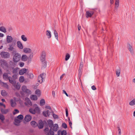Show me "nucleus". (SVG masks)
<instances>
[{
  "mask_svg": "<svg viewBox=\"0 0 135 135\" xmlns=\"http://www.w3.org/2000/svg\"><path fill=\"white\" fill-rule=\"evenodd\" d=\"M21 39L24 41H26L27 40V38L24 35H22L21 36Z\"/></svg>",
  "mask_w": 135,
  "mask_h": 135,
  "instance_id": "obj_35",
  "label": "nucleus"
},
{
  "mask_svg": "<svg viewBox=\"0 0 135 135\" xmlns=\"http://www.w3.org/2000/svg\"><path fill=\"white\" fill-rule=\"evenodd\" d=\"M129 104L131 106H133L135 105V99L131 101L129 103Z\"/></svg>",
  "mask_w": 135,
  "mask_h": 135,
  "instance_id": "obj_30",
  "label": "nucleus"
},
{
  "mask_svg": "<svg viewBox=\"0 0 135 135\" xmlns=\"http://www.w3.org/2000/svg\"><path fill=\"white\" fill-rule=\"evenodd\" d=\"M45 108H47V109H50V110L51 109V108L49 106H46Z\"/></svg>",
  "mask_w": 135,
  "mask_h": 135,
  "instance_id": "obj_59",
  "label": "nucleus"
},
{
  "mask_svg": "<svg viewBox=\"0 0 135 135\" xmlns=\"http://www.w3.org/2000/svg\"><path fill=\"white\" fill-rule=\"evenodd\" d=\"M24 65V63L23 62H21L20 63V67H22Z\"/></svg>",
  "mask_w": 135,
  "mask_h": 135,
  "instance_id": "obj_58",
  "label": "nucleus"
},
{
  "mask_svg": "<svg viewBox=\"0 0 135 135\" xmlns=\"http://www.w3.org/2000/svg\"><path fill=\"white\" fill-rule=\"evenodd\" d=\"M47 123H48V125H49V127H50L51 129L52 128V126L53 124V122L52 120L49 119L47 121Z\"/></svg>",
  "mask_w": 135,
  "mask_h": 135,
  "instance_id": "obj_20",
  "label": "nucleus"
},
{
  "mask_svg": "<svg viewBox=\"0 0 135 135\" xmlns=\"http://www.w3.org/2000/svg\"><path fill=\"white\" fill-rule=\"evenodd\" d=\"M27 69L26 68H23L20 70L19 72V74L21 75L23 74L26 72Z\"/></svg>",
  "mask_w": 135,
  "mask_h": 135,
  "instance_id": "obj_21",
  "label": "nucleus"
},
{
  "mask_svg": "<svg viewBox=\"0 0 135 135\" xmlns=\"http://www.w3.org/2000/svg\"><path fill=\"white\" fill-rule=\"evenodd\" d=\"M68 119H69V125L70 126V127H71V128H72V127H71V125H72V122L70 120V118H69Z\"/></svg>",
  "mask_w": 135,
  "mask_h": 135,
  "instance_id": "obj_53",
  "label": "nucleus"
},
{
  "mask_svg": "<svg viewBox=\"0 0 135 135\" xmlns=\"http://www.w3.org/2000/svg\"><path fill=\"white\" fill-rule=\"evenodd\" d=\"M1 66L4 69H7L8 68V64L7 62L4 60H1L0 61Z\"/></svg>",
  "mask_w": 135,
  "mask_h": 135,
  "instance_id": "obj_4",
  "label": "nucleus"
},
{
  "mask_svg": "<svg viewBox=\"0 0 135 135\" xmlns=\"http://www.w3.org/2000/svg\"><path fill=\"white\" fill-rule=\"evenodd\" d=\"M42 62V66L43 68H45L47 66L46 61L45 60L44 61H41Z\"/></svg>",
  "mask_w": 135,
  "mask_h": 135,
  "instance_id": "obj_27",
  "label": "nucleus"
},
{
  "mask_svg": "<svg viewBox=\"0 0 135 135\" xmlns=\"http://www.w3.org/2000/svg\"><path fill=\"white\" fill-rule=\"evenodd\" d=\"M17 47L19 49H22L23 48V46L22 44L20 41H18L17 42Z\"/></svg>",
  "mask_w": 135,
  "mask_h": 135,
  "instance_id": "obj_13",
  "label": "nucleus"
},
{
  "mask_svg": "<svg viewBox=\"0 0 135 135\" xmlns=\"http://www.w3.org/2000/svg\"><path fill=\"white\" fill-rule=\"evenodd\" d=\"M65 74H62L60 76V80H61L62 79V78H63L64 76L65 75Z\"/></svg>",
  "mask_w": 135,
  "mask_h": 135,
  "instance_id": "obj_60",
  "label": "nucleus"
},
{
  "mask_svg": "<svg viewBox=\"0 0 135 135\" xmlns=\"http://www.w3.org/2000/svg\"><path fill=\"white\" fill-rule=\"evenodd\" d=\"M24 92H25L26 93H28V94H31V92L30 90L28 89H27L26 91H25Z\"/></svg>",
  "mask_w": 135,
  "mask_h": 135,
  "instance_id": "obj_54",
  "label": "nucleus"
},
{
  "mask_svg": "<svg viewBox=\"0 0 135 135\" xmlns=\"http://www.w3.org/2000/svg\"><path fill=\"white\" fill-rule=\"evenodd\" d=\"M31 100H36L37 99V96L36 95H31Z\"/></svg>",
  "mask_w": 135,
  "mask_h": 135,
  "instance_id": "obj_31",
  "label": "nucleus"
},
{
  "mask_svg": "<svg viewBox=\"0 0 135 135\" xmlns=\"http://www.w3.org/2000/svg\"><path fill=\"white\" fill-rule=\"evenodd\" d=\"M46 35L48 38H50L51 36V33L50 31L47 30L46 32Z\"/></svg>",
  "mask_w": 135,
  "mask_h": 135,
  "instance_id": "obj_25",
  "label": "nucleus"
},
{
  "mask_svg": "<svg viewBox=\"0 0 135 135\" xmlns=\"http://www.w3.org/2000/svg\"><path fill=\"white\" fill-rule=\"evenodd\" d=\"M25 100L26 102L24 103L26 105H30L31 106L32 105V103L30 100V99L27 97H26L25 99Z\"/></svg>",
  "mask_w": 135,
  "mask_h": 135,
  "instance_id": "obj_10",
  "label": "nucleus"
},
{
  "mask_svg": "<svg viewBox=\"0 0 135 135\" xmlns=\"http://www.w3.org/2000/svg\"><path fill=\"white\" fill-rule=\"evenodd\" d=\"M54 34L55 35V36L57 40H58V33L57 31L55 30H54Z\"/></svg>",
  "mask_w": 135,
  "mask_h": 135,
  "instance_id": "obj_34",
  "label": "nucleus"
},
{
  "mask_svg": "<svg viewBox=\"0 0 135 135\" xmlns=\"http://www.w3.org/2000/svg\"><path fill=\"white\" fill-rule=\"evenodd\" d=\"M94 12L92 11H87L86 13V16L87 17H91L93 15Z\"/></svg>",
  "mask_w": 135,
  "mask_h": 135,
  "instance_id": "obj_11",
  "label": "nucleus"
},
{
  "mask_svg": "<svg viewBox=\"0 0 135 135\" xmlns=\"http://www.w3.org/2000/svg\"><path fill=\"white\" fill-rule=\"evenodd\" d=\"M49 112V110H47V111H44L43 112V115L46 117H47V116H49L50 115V113H48Z\"/></svg>",
  "mask_w": 135,
  "mask_h": 135,
  "instance_id": "obj_24",
  "label": "nucleus"
},
{
  "mask_svg": "<svg viewBox=\"0 0 135 135\" xmlns=\"http://www.w3.org/2000/svg\"><path fill=\"white\" fill-rule=\"evenodd\" d=\"M116 75L118 77L119 76L120 73V69H118L116 71Z\"/></svg>",
  "mask_w": 135,
  "mask_h": 135,
  "instance_id": "obj_45",
  "label": "nucleus"
},
{
  "mask_svg": "<svg viewBox=\"0 0 135 135\" xmlns=\"http://www.w3.org/2000/svg\"><path fill=\"white\" fill-rule=\"evenodd\" d=\"M46 74L43 73L39 75L38 77V81L41 83L45 78Z\"/></svg>",
  "mask_w": 135,
  "mask_h": 135,
  "instance_id": "obj_3",
  "label": "nucleus"
},
{
  "mask_svg": "<svg viewBox=\"0 0 135 135\" xmlns=\"http://www.w3.org/2000/svg\"><path fill=\"white\" fill-rule=\"evenodd\" d=\"M15 112H13V115H15L16 113H17L19 112V111L17 109H15Z\"/></svg>",
  "mask_w": 135,
  "mask_h": 135,
  "instance_id": "obj_52",
  "label": "nucleus"
},
{
  "mask_svg": "<svg viewBox=\"0 0 135 135\" xmlns=\"http://www.w3.org/2000/svg\"><path fill=\"white\" fill-rule=\"evenodd\" d=\"M15 54L13 57V61L15 62H18L21 58V54L18 53H16V51H14Z\"/></svg>",
  "mask_w": 135,
  "mask_h": 135,
  "instance_id": "obj_1",
  "label": "nucleus"
},
{
  "mask_svg": "<svg viewBox=\"0 0 135 135\" xmlns=\"http://www.w3.org/2000/svg\"><path fill=\"white\" fill-rule=\"evenodd\" d=\"M31 124L33 127H35L38 126V124L35 121H32L31 122Z\"/></svg>",
  "mask_w": 135,
  "mask_h": 135,
  "instance_id": "obj_23",
  "label": "nucleus"
},
{
  "mask_svg": "<svg viewBox=\"0 0 135 135\" xmlns=\"http://www.w3.org/2000/svg\"><path fill=\"white\" fill-rule=\"evenodd\" d=\"M27 87L25 86H23L22 87V90L23 92H25L27 89Z\"/></svg>",
  "mask_w": 135,
  "mask_h": 135,
  "instance_id": "obj_44",
  "label": "nucleus"
},
{
  "mask_svg": "<svg viewBox=\"0 0 135 135\" xmlns=\"http://www.w3.org/2000/svg\"><path fill=\"white\" fill-rule=\"evenodd\" d=\"M58 125L57 124H55L52 126L53 128L52 129L54 131L56 132L57 131L58 128Z\"/></svg>",
  "mask_w": 135,
  "mask_h": 135,
  "instance_id": "obj_22",
  "label": "nucleus"
},
{
  "mask_svg": "<svg viewBox=\"0 0 135 135\" xmlns=\"http://www.w3.org/2000/svg\"><path fill=\"white\" fill-rule=\"evenodd\" d=\"M12 79L13 80H15V79H17V76L16 74H14L12 76Z\"/></svg>",
  "mask_w": 135,
  "mask_h": 135,
  "instance_id": "obj_46",
  "label": "nucleus"
},
{
  "mask_svg": "<svg viewBox=\"0 0 135 135\" xmlns=\"http://www.w3.org/2000/svg\"><path fill=\"white\" fill-rule=\"evenodd\" d=\"M62 127L64 128H67V125L65 123H63L62 124Z\"/></svg>",
  "mask_w": 135,
  "mask_h": 135,
  "instance_id": "obj_50",
  "label": "nucleus"
},
{
  "mask_svg": "<svg viewBox=\"0 0 135 135\" xmlns=\"http://www.w3.org/2000/svg\"><path fill=\"white\" fill-rule=\"evenodd\" d=\"M28 77L30 79L33 78V75L32 73H29L28 74Z\"/></svg>",
  "mask_w": 135,
  "mask_h": 135,
  "instance_id": "obj_42",
  "label": "nucleus"
},
{
  "mask_svg": "<svg viewBox=\"0 0 135 135\" xmlns=\"http://www.w3.org/2000/svg\"><path fill=\"white\" fill-rule=\"evenodd\" d=\"M10 103L11 106L13 107H15L16 105V103L13 99H11L10 100Z\"/></svg>",
  "mask_w": 135,
  "mask_h": 135,
  "instance_id": "obj_19",
  "label": "nucleus"
},
{
  "mask_svg": "<svg viewBox=\"0 0 135 135\" xmlns=\"http://www.w3.org/2000/svg\"><path fill=\"white\" fill-rule=\"evenodd\" d=\"M52 129H51V128H50V131L49 132L50 134V135H54V133L53 131H52Z\"/></svg>",
  "mask_w": 135,
  "mask_h": 135,
  "instance_id": "obj_51",
  "label": "nucleus"
},
{
  "mask_svg": "<svg viewBox=\"0 0 135 135\" xmlns=\"http://www.w3.org/2000/svg\"><path fill=\"white\" fill-rule=\"evenodd\" d=\"M9 46V47L8 48V49L10 51H13L14 49V47L15 46V43H12V44H10Z\"/></svg>",
  "mask_w": 135,
  "mask_h": 135,
  "instance_id": "obj_14",
  "label": "nucleus"
},
{
  "mask_svg": "<svg viewBox=\"0 0 135 135\" xmlns=\"http://www.w3.org/2000/svg\"><path fill=\"white\" fill-rule=\"evenodd\" d=\"M51 114L53 116L54 118V119H57L58 118V116L54 114V112L53 111H52L51 112Z\"/></svg>",
  "mask_w": 135,
  "mask_h": 135,
  "instance_id": "obj_40",
  "label": "nucleus"
},
{
  "mask_svg": "<svg viewBox=\"0 0 135 135\" xmlns=\"http://www.w3.org/2000/svg\"><path fill=\"white\" fill-rule=\"evenodd\" d=\"M23 51L25 53L29 54L31 52V50L29 48H25L23 49Z\"/></svg>",
  "mask_w": 135,
  "mask_h": 135,
  "instance_id": "obj_16",
  "label": "nucleus"
},
{
  "mask_svg": "<svg viewBox=\"0 0 135 135\" xmlns=\"http://www.w3.org/2000/svg\"><path fill=\"white\" fill-rule=\"evenodd\" d=\"M27 59V57L26 55H22L21 59L23 61H26Z\"/></svg>",
  "mask_w": 135,
  "mask_h": 135,
  "instance_id": "obj_26",
  "label": "nucleus"
},
{
  "mask_svg": "<svg viewBox=\"0 0 135 135\" xmlns=\"http://www.w3.org/2000/svg\"><path fill=\"white\" fill-rule=\"evenodd\" d=\"M15 121L16 123L18 124H19L21 122V121L20 120L17 118L15 119Z\"/></svg>",
  "mask_w": 135,
  "mask_h": 135,
  "instance_id": "obj_48",
  "label": "nucleus"
},
{
  "mask_svg": "<svg viewBox=\"0 0 135 135\" xmlns=\"http://www.w3.org/2000/svg\"><path fill=\"white\" fill-rule=\"evenodd\" d=\"M32 119L31 116L29 115H26L25 119L27 122H28L30 121Z\"/></svg>",
  "mask_w": 135,
  "mask_h": 135,
  "instance_id": "obj_15",
  "label": "nucleus"
},
{
  "mask_svg": "<svg viewBox=\"0 0 135 135\" xmlns=\"http://www.w3.org/2000/svg\"><path fill=\"white\" fill-rule=\"evenodd\" d=\"M13 73H16L17 72V70L16 69H14L13 70Z\"/></svg>",
  "mask_w": 135,
  "mask_h": 135,
  "instance_id": "obj_63",
  "label": "nucleus"
},
{
  "mask_svg": "<svg viewBox=\"0 0 135 135\" xmlns=\"http://www.w3.org/2000/svg\"><path fill=\"white\" fill-rule=\"evenodd\" d=\"M40 105L43 106L45 104V101L44 99H42L40 101Z\"/></svg>",
  "mask_w": 135,
  "mask_h": 135,
  "instance_id": "obj_37",
  "label": "nucleus"
},
{
  "mask_svg": "<svg viewBox=\"0 0 135 135\" xmlns=\"http://www.w3.org/2000/svg\"><path fill=\"white\" fill-rule=\"evenodd\" d=\"M66 117H68V111L67 109H66Z\"/></svg>",
  "mask_w": 135,
  "mask_h": 135,
  "instance_id": "obj_62",
  "label": "nucleus"
},
{
  "mask_svg": "<svg viewBox=\"0 0 135 135\" xmlns=\"http://www.w3.org/2000/svg\"><path fill=\"white\" fill-rule=\"evenodd\" d=\"M46 123H44L43 121L41 120H40L39 121L38 124V128L40 129H41L44 126V124H46Z\"/></svg>",
  "mask_w": 135,
  "mask_h": 135,
  "instance_id": "obj_7",
  "label": "nucleus"
},
{
  "mask_svg": "<svg viewBox=\"0 0 135 135\" xmlns=\"http://www.w3.org/2000/svg\"><path fill=\"white\" fill-rule=\"evenodd\" d=\"M3 79L6 80H9V81L10 80V81H12L13 80L12 78L10 76H8V73H4L3 75Z\"/></svg>",
  "mask_w": 135,
  "mask_h": 135,
  "instance_id": "obj_8",
  "label": "nucleus"
},
{
  "mask_svg": "<svg viewBox=\"0 0 135 135\" xmlns=\"http://www.w3.org/2000/svg\"><path fill=\"white\" fill-rule=\"evenodd\" d=\"M1 94L3 96H5L6 95L7 93L5 90H3L1 91Z\"/></svg>",
  "mask_w": 135,
  "mask_h": 135,
  "instance_id": "obj_36",
  "label": "nucleus"
},
{
  "mask_svg": "<svg viewBox=\"0 0 135 135\" xmlns=\"http://www.w3.org/2000/svg\"><path fill=\"white\" fill-rule=\"evenodd\" d=\"M29 112L33 114H35L36 113L34 109L32 108H30L29 109Z\"/></svg>",
  "mask_w": 135,
  "mask_h": 135,
  "instance_id": "obj_38",
  "label": "nucleus"
},
{
  "mask_svg": "<svg viewBox=\"0 0 135 135\" xmlns=\"http://www.w3.org/2000/svg\"><path fill=\"white\" fill-rule=\"evenodd\" d=\"M0 55L2 57L4 58H8L10 56L8 52L3 51L1 52Z\"/></svg>",
  "mask_w": 135,
  "mask_h": 135,
  "instance_id": "obj_6",
  "label": "nucleus"
},
{
  "mask_svg": "<svg viewBox=\"0 0 135 135\" xmlns=\"http://www.w3.org/2000/svg\"><path fill=\"white\" fill-rule=\"evenodd\" d=\"M63 93H64V94H65L66 95V96L67 97H68V94H67V93H66V91H65V90H63Z\"/></svg>",
  "mask_w": 135,
  "mask_h": 135,
  "instance_id": "obj_61",
  "label": "nucleus"
},
{
  "mask_svg": "<svg viewBox=\"0 0 135 135\" xmlns=\"http://www.w3.org/2000/svg\"><path fill=\"white\" fill-rule=\"evenodd\" d=\"M5 119L4 116L1 114H0V119L2 121H3Z\"/></svg>",
  "mask_w": 135,
  "mask_h": 135,
  "instance_id": "obj_41",
  "label": "nucleus"
},
{
  "mask_svg": "<svg viewBox=\"0 0 135 135\" xmlns=\"http://www.w3.org/2000/svg\"><path fill=\"white\" fill-rule=\"evenodd\" d=\"M119 5L118 4H115V8L114 9L115 10H117L118 9V8L119 6Z\"/></svg>",
  "mask_w": 135,
  "mask_h": 135,
  "instance_id": "obj_57",
  "label": "nucleus"
},
{
  "mask_svg": "<svg viewBox=\"0 0 135 135\" xmlns=\"http://www.w3.org/2000/svg\"><path fill=\"white\" fill-rule=\"evenodd\" d=\"M17 118L20 119L22 120L23 118V116L22 115H20L17 116Z\"/></svg>",
  "mask_w": 135,
  "mask_h": 135,
  "instance_id": "obj_49",
  "label": "nucleus"
},
{
  "mask_svg": "<svg viewBox=\"0 0 135 135\" xmlns=\"http://www.w3.org/2000/svg\"><path fill=\"white\" fill-rule=\"evenodd\" d=\"M35 93L38 96H40V91L39 89H37L35 91Z\"/></svg>",
  "mask_w": 135,
  "mask_h": 135,
  "instance_id": "obj_39",
  "label": "nucleus"
},
{
  "mask_svg": "<svg viewBox=\"0 0 135 135\" xmlns=\"http://www.w3.org/2000/svg\"><path fill=\"white\" fill-rule=\"evenodd\" d=\"M0 31L5 33L7 32L6 29L3 26H1L0 27Z\"/></svg>",
  "mask_w": 135,
  "mask_h": 135,
  "instance_id": "obj_29",
  "label": "nucleus"
},
{
  "mask_svg": "<svg viewBox=\"0 0 135 135\" xmlns=\"http://www.w3.org/2000/svg\"><path fill=\"white\" fill-rule=\"evenodd\" d=\"M127 48L132 55L134 54V50L133 47L129 43L127 44Z\"/></svg>",
  "mask_w": 135,
  "mask_h": 135,
  "instance_id": "obj_5",
  "label": "nucleus"
},
{
  "mask_svg": "<svg viewBox=\"0 0 135 135\" xmlns=\"http://www.w3.org/2000/svg\"><path fill=\"white\" fill-rule=\"evenodd\" d=\"M9 82L12 84L13 86H14L15 89L18 90L20 87V85L19 83H16L15 80H12V81L9 80Z\"/></svg>",
  "mask_w": 135,
  "mask_h": 135,
  "instance_id": "obj_2",
  "label": "nucleus"
},
{
  "mask_svg": "<svg viewBox=\"0 0 135 135\" xmlns=\"http://www.w3.org/2000/svg\"><path fill=\"white\" fill-rule=\"evenodd\" d=\"M57 134L58 135H66V131L65 130H63L62 131H59L57 132Z\"/></svg>",
  "mask_w": 135,
  "mask_h": 135,
  "instance_id": "obj_17",
  "label": "nucleus"
},
{
  "mask_svg": "<svg viewBox=\"0 0 135 135\" xmlns=\"http://www.w3.org/2000/svg\"><path fill=\"white\" fill-rule=\"evenodd\" d=\"M21 83H22L24 81H26V79L25 80L23 76H21L20 78L19 79Z\"/></svg>",
  "mask_w": 135,
  "mask_h": 135,
  "instance_id": "obj_33",
  "label": "nucleus"
},
{
  "mask_svg": "<svg viewBox=\"0 0 135 135\" xmlns=\"http://www.w3.org/2000/svg\"><path fill=\"white\" fill-rule=\"evenodd\" d=\"M70 57V55L68 54H67L65 56V60L67 61L69 58Z\"/></svg>",
  "mask_w": 135,
  "mask_h": 135,
  "instance_id": "obj_43",
  "label": "nucleus"
},
{
  "mask_svg": "<svg viewBox=\"0 0 135 135\" xmlns=\"http://www.w3.org/2000/svg\"><path fill=\"white\" fill-rule=\"evenodd\" d=\"M34 110L35 111V113H39L40 112V109L38 107H36L34 109Z\"/></svg>",
  "mask_w": 135,
  "mask_h": 135,
  "instance_id": "obj_32",
  "label": "nucleus"
},
{
  "mask_svg": "<svg viewBox=\"0 0 135 135\" xmlns=\"http://www.w3.org/2000/svg\"><path fill=\"white\" fill-rule=\"evenodd\" d=\"M78 30L80 31L81 29V26L79 25H78Z\"/></svg>",
  "mask_w": 135,
  "mask_h": 135,
  "instance_id": "obj_64",
  "label": "nucleus"
},
{
  "mask_svg": "<svg viewBox=\"0 0 135 135\" xmlns=\"http://www.w3.org/2000/svg\"><path fill=\"white\" fill-rule=\"evenodd\" d=\"M1 111L3 114H6L8 112V109H1Z\"/></svg>",
  "mask_w": 135,
  "mask_h": 135,
  "instance_id": "obj_28",
  "label": "nucleus"
},
{
  "mask_svg": "<svg viewBox=\"0 0 135 135\" xmlns=\"http://www.w3.org/2000/svg\"><path fill=\"white\" fill-rule=\"evenodd\" d=\"M46 54V53L45 52H42L40 57V60L41 61H44L46 60L45 57Z\"/></svg>",
  "mask_w": 135,
  "mask_h": 135,
  "instance_id": "obj_9",
  "label": "nucleus"
},
{
  "mask_svg": "<svg viewBox=\"0 0 135 135\" xmlns=\"http://www.w3.org/2000/svg\"><path fill=\"white\" fill-rule=\"evenodd\" d=\"M33 53H32L29 56V58L30 59H31L33 57Z\"/></svg>",
  "mask_w": 135,
  "mask_h": 135,
  "instance_id": "obj_55",
  "label": "nucleus"
},
{
  "mask_svg": "<svg viewBox=\"0 0 135 135\" xmlns=\"http://www.w3.org/2000/svg\"><path fill=\"white\" fill-rule=\"evenodd\" d=\"M82 69H79V77H80L82 73Z\"/></svg>",
  "mask_w": 135,
  "mask_h": 135,
  "instance_id": "obj_47",
  "label": "nucleus"
},
{
  "mask_svg": "<svg viewBox=\"0 0 135 135\" xmlns=\"http://www.w3.org/2000/svg\"><path fill=\"white\" fill-rule=\"evenodd\" d=\"M91 88L93 90H95L96 89V88L94 85H93L92 86Z\"/></svg>",
  "mask_w": 135,
  "mask_h": 135,
  "instance_id": "obj_56",
  "label": "nucleus"
},
{
  "mask_svg": "<svg viewBox=\"0 0 135 135\" xmlns=\"http://www.w3.org/2000/svg\"><path fill=\"white\" fill-rule=\"evenodd\" d=\"M13 38L11 36H7V41L8 43L11 42L13 41Z\"/></svg>",
  "mask_w": 135,
  "mask_h": 135,
  "instance_id": "obj_18",
  "label": "nucleus"
},
{
  "mask_svg": "<svg viewBox=\"0 0 135 135\" xmlns=\"http://www.w3.org/2000/svg\"><path fill=\"white\" fill-rule=\"evenodd\" d=\"M46 125L45 126V128L44 129V131L46 132L47 134L46 135H50L49 134V132L50 131L49 129L48 128V126L47 123H46Z\"/></svg>",
  "mask_w": 135,
  "mask_h": 135,
  "instance_id": "obj_12",
  "label": "nucleus"
}]
</instances>
